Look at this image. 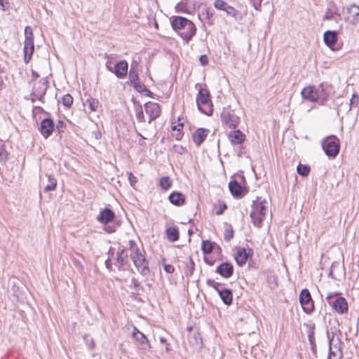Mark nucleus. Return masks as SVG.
Returning a JSON list of instances; mask_svg holds the SVG:
<instances>
[{"label":"nucleus","mask_w":359,"mask_h":359,"mask_svg":"<svg viewBox=\"0 0 359 359\" xmlns=\"http://www.w3.org/2000/svg\"><path fill=\"white\" fill-rule=\"evenodd\" d=\"M7 158V153L4 148H0V161H3Z\"/></svg>","instance_id":"obj_55"},{"label":"nucleus","mask_w":359,"mask_h":359,"mask_svg":"<svg viewBox=\"0 0 359 359\" xmlns=\"http://www.w3.org/2000/svg\"><path fill=\"white\" fill-rule=\"evenodd\" d=\"M341 344V340L340 337H337L334 342L332 343V346H334V348L337 349L340 353L342 352Z\"/></svg>","instance_id":"obj_50"},{"label":"nucleus","mask_w":359,"mask_h":359,"mask_svg":"<svg viewBox=\"0 0 359 359\" xmlns=\"http://www.w3.org/2000/svg\"><path fill=\"white\" fill-rule=\"evenodd\" d=\"M183 128L182 123H179L177 126H174L172 127V130H177L178 132H181V129Z\"/></svg>","instance_id":"obj_64"},{"label":"nucleus","mask_w":359,"mask_h":359,"mask_svg":"<svg viewBox=\"0 0 359 359\" xmlns=\"http://www.w3.org/2000/svg\"><path fill=\"white\" fill-rule=\"evenodd\" d=\"M128 180L132 185L137 182V178L132 173H130Z\"/></svg>","instance_id":"obj_59"},{"label":"nucleus","mask_w":359,"mask_h":359,"mask_svg":"<svg viewBox=\"0 0 359 359\" xmlns=\"http://www.w3.org/2000/svg\"><path fill=\"white\" fill-rule=\"evenodd\" d=\"M327 338H328V341H329V346H332V343L334 342V341H335V339H334L335 333L332 332V336L330 337L329 332L327 331Z\"/></svg>","instance_id":"obj_54"},{"label":"nucleus","mask_w":359,"mask_h":359,"mask_svg":"<svg viewBox=\"0 0 359 359\" xmlns=\"http://www.w3.org/2000/svg\"><path fill=\"white\" fill-rule=\"evenodd\" d=\"M146 114L149 115V123L158 118L161 114V108L158 103L148 102L144 104Z\"/></svg>","instance_id":"obj_8"},{"label":"nucleus","mask_w":359,"mask_h":359,"mask_svg":"<svg viewBox=\"0 0 359 359\" xmlns=\"http://www.w3.org/2000/svg\"><path fill=\"white\" fill-rule=\"evenodd\" d=\"M134 87L140 93H150V90L147 89L144 84H142L139 81L134 84Z\"/></svg>","instance_id":"obj_46"},{"label":"nucleus","mask_w":359,"mask_h":359,"mask_svg":"<svg viewBox=\"0 0 359 359\" xmlns=\"http://www.w3.org/2000/svg\"><path fill=\"white\" fill-rule=\"evenodd\" d=\"M139 285H140V283L135 278H133L131 279V284L130 285V287L131 289L135 290V291L137 292H138V291H139V289H138Z\"/></svg>","instance_id":"obj_49"},{"label":"nucleus","mask_w":359,"mask_h":359,"mask_svg":"<svg viewBox=\"0 0 359 359\" xmlns=\"http://www.w3.org/2000/svg\"><path fill=\"white\" fill-rule=\"evenodd\" d=\"M234 268L233 264L229 262H224L219 264L215 272L224 278H229L233 274Z\"/></svg>","instance_id":"obj_11"},{"label":"nucleus","mask_w":359,"mask_h":359,"mask_svg":"<svg viewBox=\"0 0 359 359\" xmlns=\"http://www.w3.org/2000/svg\"><path fill=\"white\" fill-rule=\"evenodd\" d=\"M229 139L232 144H241L245 140V135L240 130L233 129L229 134Z\"/></svg>","instance_id":"obj_19"},{"label":"nucleus","mask_w":359,"mask_h":359,"mask_svg":"<svg viewBox=\"0 0 359 359\" xmlns=\"http://www.w3.org/2000/svg\"><path fill=\"white\" fill-rule=\"evenodd\" d=\"M129 245L132 252H134L136 248H138L135 241L133 240L129 241Z\"/></svg>","instance_id":"obj_58"},{"label":"nucleus","mask_w":359,"mask_h":359,"mask_svg":"<svg viewBox=\"0 0 359 359\" xmlns=\"http://www.w3.org/2000/svg\"><path fill=\"white\" fill-rule=\"evenodd\" d=\"M203 261L210 266H212L215 262V259H210L206 256H203Z\"/></svg>","instance_id":"obj_56"},{"label":"nucleus","mask_w":359,"mask_h":359,"mask_svg":"<svg viewBox=\"0 0 359 359\" xmlns=\"http://www.w3.org/2000/svg\"><path fill=\"white\" fill-rule=\"evenodd\" d=\"M338 32L334 30H327L323 34V41L325 45H335L337 41Z\"/></svg>","instance_id":"obj_22"},{"label":"nucleus","mask_w":359,"mask_h":359,"mask_svg":"<svg viewBox=\"0 0 359 359\" xmlns=\"http://www.w3.org/2000/svg\"><path fill=\"white\" fill-rule=\"evenodd\" d=\"M168 239L171 242H175L179 238V231L177 227H169L166 230Z\"/></svg>","instance_id":"obj_30"},{"label":"nucleus","mask_w":359,"mask_h":359,"mask_svg":"<svg viewBox=\"0 0 359 359\" xmlns=\"http://www.w3.org/2000/svg\"><path fill=\"white\" fill-rule=\"evenodd\" d=\"M301 95L304 100L311 102H317L316 86H308L302 90Z\"/></svg>","instance_id":"obj_13"},{"label":"nucleus","mask_w":359,"mask_h":359,"mask_svg":"<svg viewBox=\"0 0 359 359\" xmlns=\"http://www.w3.org/2000/svg\"><path fill=\"white\" fill-rule=\"evenodd\" d=\"M189 263H190V269L187 272V274L189 273V275H191L193 273V271H194V263L193 262L192 259H190Z\"/></svg>","instance_id":"obj_62"},{"label":"nucleus","mask_w":359,"mask_h":359,"mask_svg":"<svg viewBox=\"0 0 359 359\" xmlns=\"http://www.w3.org/2000/svg\"><path fill=\"white\" fill-rule=\"evenodd\" d=\"M196 28L195 25L194 24V28L189 29L184 27L182 29L179 31V34L181 37L187 43L189 40H190L192 36L196 34Z\"/></svg>","instance_id":"obj_27"},{"label":"nucleus","mask_w":359,"mask_h":359,"mask_svg":"<svg viewBox=\"0 0 359 359\" xmlns=\"http://www.w3.org/2000/svg\"><path fill=\"white\" fill-rule=\"evenodd\" d=\"M229 189L231 194L235 198H241L248 192V191L236 180H231L229 182Z\"/></svg>","instance_id":"obj_9"},{"label":"nucleus","mask_w":359,"mask_h":359,"mask_svg":"<svg viewBox=\"0 0 359 359\" xmlns=\"http://www.w3.org/2000/svg\"><path fill=\"white\" fill-rule=\"evenodd\" d=\"M62 103L66 107H69L73 103V98L71 95L66 94L62 97Z\"/></svg>","instance_id":"obj_44"},{"label":"nucleus","mask_w":359,"mask_h":359,"mask_svg":"<svg viewBox=\"0 0 359 359\" xmlns=\"http://www.w3.org/2000/svg\"><path fill=\"white\" fill-rule=\"evenodd\" d=\"M227 209V205L225 203L219 204V209L216 211L217 215H221L224 213V210Z\"/></svg>","instance_id":"obj_51"},{"label":"nucleus","mask_w":359,"mask_h":359,"mask_svg":"<svg viewBox=\"0 0 359 359\" xmlns=\"http://www.w3.org/2000/svg\"><path fill=\"white\" fill-rule=\"evenodd\" d=\"M342 46H327V50L334 53L341 49Z\"/></svg>","instance_id":"obj_57"},{"label":"nucleus","mask_w":359,"mask_h":359,"mask_svg":"<svg viewBox=\"0 0 359 359\" xmlns=\"http://www.w3.org/2000/svg\"><path fill=\"white\" fill-rule=\"evenodd\" d=\"M299 303L303 311L307 314H311L314 311V304L309 290L303 289L299 294Z\"/></svg>","instance_id":"obj_4"},{"label":"nucleus","mask_w":359,"mask_h":359,"mask_svg":"<svg viewBox=\"0 0 359 359\" xmlns=\"http://www.w3.org/2000/svg\"><path fill=\"white\" fill-rule=\"evenodd\" d=\"M34 46H24V60L25 63H28L34 52Z\"/></svg>","instance_id":"obj_39"},{"label":"nucleus","mask_w":359,"mask_h":359,"mask_svg":"<svg viewBox=\"0 0 359 359\" xmlns=\"http://www.w3.org/2000/svg\"><path fill=\"white\" fill-rule=\"evenodd\" d=\"M214 5H215V7L218 10L224 11L226 9H229L231 11H233V7L228 5L223 0H216L215 1Z\"/></svg>","instance_id":"obj_37"},{"label":"nucleus","mask_w":359,"mask_h":359,"mask_svg":"<svg viewBox=\"0 0 359 359\" xmlns=\"http://www.w3.org/2000/svg\"><path fill=\"white\" fill-rule=\"evenodd\" d=\"M129 79L130 82L133 83L134 84L138 82L139 78L137 72L135 71H133L132 69H130L129 74Z\"/></svg>","instance_id":"obj_47"},{"label":"nucleus","mask_w":359,"mask_h":359,"mask_svg":"<svg viewBox=\"0 0 359 359\" xmlns=\"http://www.w3.org/2000/svg\"><path fill=\"white\" fill-rule=\"evenodd\" d=\"M137 135H139L141 138L139 140L138 143L140 145L143 146L145 144L144 140L146 139L140 133H137Z\"/></svg>","instance_id":"obj_61"},{"label":"nucleus","mask_w":359,"mask_h":359,"mask_svg":"<svg viewBox=\"0 0 359 359\" xmlns=\"http://www.w3.org/2000/svg\"><path fill=\"white\" fill-rule=\"evenodd\" d=\"M170 202L177 206L183 205L185 202V196L180 192H172L169 196Z\"/></svg>","instance_id":"obj_24"},{"label":"nucleus","mask_w":359,"mask_h":359,"mask_svg":"<svg viewBox=\"0 0 359 359\" xmlns=\"http://www.w3.org/2000/svg\"><path fill=\"white\" fill-rule=\"evenodd\" d=\"M130 257L137 271L142 275L147 276L149 274V269L148 263L139 248H136L134 252H131Z\"/></svg>","instance_id":"obj_3"},{"label":"nucleus","mask_w":359,"mask_h":359,"mask_svg":"<svg viewBox=\"0 0 359 359\" xmlns=\"http://www.w3.org/2000/svg\"><path fill=\"white\" fill-rule=\"evenodd\" d=\"M193 140L197 146L202 143V128H198L193 135Z\"/></svg>","instance_id":"obj_43"},{"label":"nucleus","mask_w":359,"mask_h":359,"mask_svg":"<svg viewBox=\"0 0 359 359\" xmlns=\"http://www.w3.org/2000/svg\"><path fill=\"white\" fill-rule=\"evenodd\" d=\"M252 253V249L245 248H240L234 255V259L239 266H243L248 261L250 254Z\"/></svg>","instance_id":"obj_12"},{"label":"nucleus","mask_w":359,"mask_h":359,"mask_svg":"<svg viewBox=\"0 0 359 359\" xmlns=\"http://www.w3.org/2000/svg\"><path fill=\"white\" fill-rule=\"evenodd\" d=\"M135 116L139 122H144L145 118L143 113L142 107L140 104H135Z\"/></svg>","instance_id":"obj_34"},{"label":"nucleus","mask_w":359,"mask_h":359,"mask_svg":"<svg viewBox=\"0 0 359 359\" xmlns=\"http://www.w3.org/2000/svg\"><path fill=\"white\" fill-rule=\"evenodd\" d=\"M160 185L162 189L168 190L172 186V182L168 177H163L160 180Z\"/></svg>","instance_id":"obj_42"},{"label":"nucleus","mask_w":359,"mask_h":359,"mask_svg":"<svg viewBox=\"0 0 359 359\" xmlns=\"http://www.w3.org/2000/svg\"><path fill=\"white\" fill-rule=\"evenodd\" d=\"M359 104V96L356 93H354L352 95V97L350 100V107H349V111L351 109L352 107H355Z\"/></svg>","instance_id":"obj_45"},{"label":"nucleus","mask_w":359,"mask_h":359,"mask_svg":"<svg viewBox=\"0 0 359 359\" xmlns=\"http://www.w3.org/2000/svg\"><path fill=\"white\" fill-rule=\"evenodd\" d=\"M339 19H341V15L337 13V9L334 6L328 8L323 17L324 20H334L338 22Z\"/></svg>","instance_id":"obj_23"},{"label":"nucleus","mask_w":359,"mask_h":359,"mask_svg":"<svg viewBox=\"0 0 359 359\" xmlns=\"http://www.w3.org/2000/svg\"><path fill=\"white\" fill-rule=\"evenodd\" d=\"M115 215L109 208H105L102 210L97 216V220L102 224H107L113 220Z\"/></svg>","instance_id":"obj_20"},{"label":"nucleus","mask_w":359,"mask_h":359,"mask_svg":"<svg viewBox=\"0 0 359 359\" xmlns=\"http://www.w3.org/2000/svg\"><path fill=\"white\" fill-rule=\"evenodd\" d=\"M48 81L45 79L39 81L34 88V92L32 94V101L34 102L35 99H38L41 100V99L45 95L47 88H48Z\"/></svg>","instance_id":"obj_10"},{"label":"nucleus","mask_w":359,"mask_h":359,"mask_svg":"<svg viewBox=\"0 0 359 359\" xmlns=\"http://www.w3.org/2000/svg\"><path fill=\"white\" fill-rule=\"evenodd\" d=\"M48 184L44 187L45 191H53L57 187V180L51 175L48 176Z\"/></svg>","instance_id":"obj_36"},{"label":"nucleus","mask_w":359,"mask_h":359,"mask_svg":"<svg viewBox=\"0 0 359 359\" xmlns=\"http://www.w3.org/2000/svg\"><path fill=\"white\" fill-rule=\"evenodd\" d=\"M128 263V255L124 249L119 250L116 253V259L115 265L119 271L122 270V267Z\"/></svg>","instance_id":"obj_21"},{"label":"nucleus","mask_w":359,"mask_h":359,"mask_svg":"<svg viewBox=\"0 0 359 359\" xmlns=\"http://www.w3.org/2000/svg\"><path fill=\"white\" fill-rule=\"evenodd\" d=\"M172 27L178 34L179 31L182 29L184 27L189 29L194 28V23L187 18L182 16H172L170 19Z\"/></svg>","instance_id":"obj_7"},{"label":"nucleus","mask_w":359,"mask_h":359,"mask_svg":"<svg viewBox=\"0 0 359 359\" xmlns=\"http://www.w3.org/2000/svg\"><path fill=\"white\" fill-rule=\"evenodd\" d=\"M336 353L332 351V346H329V354H328V358H332L336 357Z\"/></svg>","instance_id":"obj_60"},{"label":"nucleus","mask_w":359,"mask_h":359,"mask_svg":"<svg viewBox=\"0 0 359 359\" xmlns=\"http://www.w3.org/2000/svg\"><path fill=\"white\" fill-rule=\"evenodd\" d=\"M207 284L212 286L215 290L216 288L220 289L221 285L219 283H216L210 279L207 280Z\"/></svg>","instance_id":"obj_52"},{"label":"nucleus","mask_w":359,"mask_h":359,"mask_svg":"<svg viewBox=\"0 0 359 359\" xmlns=\"http://www.w3.org/2000/svg\"><path fill=\"white\" fill-rule=\"evenodd\" d=\"M86 102L88 104L90 110L93 111H97L100 107L99 101L95 98H89L87 100Z\"/></svg>","instance_id":"obj_41"},{"label":"nucleus","mask_w":359,"mask_h":359,"mask_svg":"<svg viewBox=\"0 0 359 359\" xmlns=\"http://www.w3.org/2000/svg\"><path fill=\"white\" fill-rule=\"evenodd\" d=\"M332 86L328 83L323 82L316 86L318 103L324 105L332 93Z\"/></svg>","instance_id":"obj_5"},{"label":"nucleus","mask_w":359,"mask_h":359,"mask_svg":"<svg viewBox=\"0 0 359 359\" xmlns=\"http://www.w3.org/2000/svg\"><path fill=\"white\" fill-rule=\"evenodd\" d=\"M10 3L8 0H0V9L3 11H8Z\"/></svg>","instance_id":"obj_48"},{"label":"nucleus","mask_w":359,"mask_h":359,"mask_svg":"<svg viewBox=\"0 0 359 359\" xmlns=\"http://www.w3.org/2000/svg\"><path fill=\"white\" fill-rule=\"evenodd\" d=\"M213 104L210 100L209 90L203 86V114L211 116L213 113Z\"/></svg>","instance_id":"obj_16"},{"label":"nucleus","mask_w":359,"mask_h":359,"mask_svg":"<svg viewBox=\"0 0 359 359\" xmlns=\"http://www.w3.org/2000/svg\"><path fill=\"white\" fill-rule=\"evenodd\" d=\"M128 63L125 61H121L115 65L114 74L118 77L122 78L127 74Z\"/></svg>","instance_id":"obj_25"},{"label":"nucleus","mask_w":359,"mask_h":359,"mask_svg":"<svg viewBox=\"0 0 359 359\" xmlns=\"http://www.w3.org/2000/svg\"><path fill=\"white\" fill-rule=\"evenodd\" d=\"M54 128V123L50 118L43 119L41 123L40 131L42 135L46 138L49 137L53 131Z\"/></svg>","instance_id":"obj_17"},{"label":"nucleus","mask_w":359,"mask_h":359,"mask_svg":"<svg viewBox=\"0 0 359 359\" xmlns=\"http://www.w3.org/2000/svg\"><path fill=\"white\" fill-rule=\"evenodd\" d=\"M325 299L334 312L340 315L347 313L348 311V302L346 298L341 296L340 292L329 293Z\"/></svg>","instance_id":"obj_1"},{"label":"nucleus","mask_w":359,"mask_h":359,"mask_svg":"<svg viewBox=\"0 0 359 359\" xmlns=\"http://www.w3.org/2000/svg\"><path fill=\"white\" fill-rule=\"evenodd\" d=\"M214 252L217 256H222V250L215 242L210 240H203V255L210 254Z\"/></svg>","instance_id":"obj_14"},{"label":"nucleus","mask_w":359,"mask_h":359,"mask_svg":"<svg viewBox=\"0 0 359 359\" xmlns=\"http://www.w3.org/2000/svg\"><path fill=\"white\" fill-rule=\"evenodd\" d=\"M264 203L265 201L260 202L259 204H255V201H254L252 212H257L258 215L264 217L266 212V206L264 205Z\"/></svg>","instance_id":"obj_31"},{"label":"nucleus","mask_w":359,"mask_h":359,"mask_svg":"<svg viewBox=\"0 0 359 359\" xmlns=\"http://www.w3.org/2000/svg\"><path fill=\"white\" fill-rule=\"evenodd\" d=\"M189 341L192 346L202 344V337L200 332H193L192 327L189 328Z\"/></svg>","instance_id":"obj_28"},{"label":"nucleus","mask_w":359,"mask_h":359,"mask_svg":"<svg viewBox=\"0 0 359 359\" xmlns=\"http://www.w3.org/2000/svg\"><path fill=\"white\" fill-rule=\"evenodd\" d=\"M105 266L109 270H112V263L109 258L105 261Z\"/></svg>","instance_id":"obj_63"},{"label":"nucleus","mask_w":359,"mask_h":359,"mask_svg":"<svg viewBox=\"0 0 359 359\" xmlns=\"http://www.w3.org/2000/svg\"><path fill=\"white\" fill-rule=\"evenodd\" d=\"M219 297L225 305L229 306L232 304L233 294L232 290L228 288H216Z\"/></svg>","instance_id":"obj_18"},{"label":"nucleus","mask_w":359,"mask_h":359,"mask_svg":"<svg viewBox=\"0 0 359 359\" xmlns=\"http://www.w3.org/2000/svg\"><path fill=\"white\" fill-rule=\"evenodd\" d=\"M25 44L24 45H34V36L32 29L29 26H27L25 28Z\"/></svg>","instance_id":"obj_32"},{"label":"nucleus","mask_w":359,"mask_h":359,"mask_svg":"<svg viewBox=\"0 0 359 359\" xmlns=\"http://www.w3.org/2000/svg\"><path fill=\"white\" fill-rule=\"evenodd\" d=\"M133 337L139 343L141 346V348L143 350H149L151 348V345L146 336L141 332L137 327H134L133 332Z\"/></svg>","instance_id":"obj_15"},{"label":"nucleus","mask_w":359,"mask_h":359,"mask_svg":"<svg viewBox=\"0 0 359 359\" xmlns=\"http://www.w3.org/2000/svg\"><path fill=\"white\" fill-rule=\"evenodd\" d=\"M164 270L169 273H172L175 271V268L171 264H164Z\"/></svg>","instance_id":"obj_53"},{"label":"nucleus","mask_w":359,"mask_h":359,"mask_svg":"<svg viewBox=\"0 0 359 359\" xmlns=\"http://www.w3.org/2000/svg\"><path fill=\"white\" fill-rule=\"evenodd\" d=\"M314 329H315V325L313 324L309 332H308V339H309V344H310V346H311V350L313 353V354L314 355V356H317V347H316V340H315V336H314Z\"/></svg>","instance_id":"obj_26"},{"label":"nucleus","mask_w":359,"mask_h":359,"mask_svg":"<svg viewBox=\"0 0 359 359\" xmlns=\"http://www.w3.org/2000/svg\"><path fill=\"white\" fill-rule=\"evenodd\" d=\"M311 168L309 165H302L299 163L297 168V173L302 177H306L310 172Z\"/></svg>","instance_id":"obj_35"},{"label":"nucleus","mask_w":359,"mask_h":359,"mask_svg":"<svg viewBox=\"0 0 359 359\" xmlns=\"http://www.w3.org/2000/svg\"><path fill=\"white\" fill-rule=\"evenodd\" d=\"M250 216L253 224L257 227H261L264 217L258 215L257 212H251Z\"/></svg>","instance_id":"obj_33"},{"label":"nucleus","mask_w":359,"mask_h":359,"mask_svg":"<svg viewBox=\"0 0 359 359\" xmlns=\"http://www.w3.org/2000/svg\"><path fill=\"white\" fill-rule=\"evenodd\" d=\"M175 11L177 13H188V8L187 6V1L182 0L175 6Z\"/></svg>","instance_id":"obj_40"},{"label":"nucleus","mask_w":359,"mask_h":359,"mask_svg":"<svg viewBox=\"0 0 359 359\" xmlns=\"http://www.w3.org/2000/svg\"><path fill=\"white\" fill-rule=\"evenodd\" d=\"M224 239L226 242H229L234 236V231L231 224L225 222L224 224Z\"/></svg>","instance_id":"obj_29"},{"label":"nucleus","mask_w":359,"mask_h":359,"mask_svg":"<svg viewBox=\"0 0 359 359\" xmlns=\"http://www.w3.org/2000/svg\"><path fill=\"white\" fill-rule=\"evenodd\" d=\"M221 120L224 125L231 129H236L240 122V118L237 115L225 109L221 114Z\"/></svg>","instance_id":"obj_6"},{"label":"nucleus","mask_w":359,"mask_h":359,"mask_svg":"<svg viewBox=\"0 0 359 359\" xmlns=\"http://www.w3.org/2000/svg\"><path fill=\"white\" fill-rule=\"evenodd\" d=\"M196 88L198 89V95L196 97L197 107L202 112V85L197 83Z\"/></svg>","instance_id":"obj_38"},{"label":"nucleus","mask_w":359,"mask_h":359,"mask_svg":"<svg viewBox=\"0 0 359 359\" xmlns=\"http://www.w3.org/2000/svg\"><path fill=\"white\" fill-rule=\"evenodd\" d=\"M322 147L330 158H334L339 152V140L335 135H330L322 140Z\"/></svg>","instance_id":"obj_2"}]
</instances>
